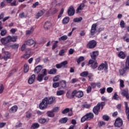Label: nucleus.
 I'll use <instances>...</instances> for the list:
<instances>
[{
	"mask_svg": "<svg viewBox=\"0 0 129 129\" xmlns=\"http://www.w3.org/2000/svg\"><path fill=\"white\" fill-rule=\"evenodd\" d=\"M12 47L13 49H18V48H19V44H13L12 45Z\"/></svg>",
	"mask_w": 129,
	"mask_h": 129,
	"instance_id": "69168bd1",
	"label": "nucleus"
},
{
	"mask_svg": "<svg viewBox=\"0 0 129 129\" xmlns=\"http://www.w3.org/2000/svg\"><path fill=\"white\" fill-rule=\"evenodd\" d=\"M69 113V116H71L72 115V109H69V108H67L64 109L62 111V114H66V113Z\"/></svg>",
	"mask_w": 129,
	"mask_h": 129,
	"instance_id": "2eb2a0df",
	"label": "nucleus"
},
{
	"mask_svg": "<svg viewBox=\"0 0 129 129\" xmlns=\"http://www.w3.org/2000/svg\"><path fill=\"white\" fill-rule=\"evenodd\" d=\"M59 85H60V83H54L52 86L53 88H57L59 87Z\"/></svg>",
	"mask_w": 129,
	"mask_h": 129,
	"instance_id": "6e6d98bb",
	"label": "nucleus"
},
{
	"mask_svg": "<svg viewBox=\"0 0 129 129\" xmlns=\"http://www.w3.org/2000/svg\"><path fill=\"white\" fill-rule=\"evenodd\" d=\"M88 65H90V67L92 69H96L98 66V63L96 60L90 59L88 62Z\"/></svg>",
	"mask_w": 129,
	"mask_h": 129,
	"instance_id": "39448f33",
	"label": "nucleus"
},
{
	"mask_svg": "<svg viewBox=\"0 0 129 129\" xmlns=\"http://www.w3.org/2000/svg\"><path fill=\"white\" fill-rule=\"evenodd\" d=\"M65 54V50L64 49H61L59 51L58 55L59 56H64Z\"/></svg>",
	"mask_w": 129,
	"mask_h": 129,
	"instance_id": "3c124183",
	"label": "nucleus"
},
{
	"mask_svg": "<svg viewBox=\"0 0 129 129\" xmlns=\"http://www.w3.org/2000/svg\"><path fill=\"white\" fill-rule=\"evenodd\" d=\"M66 95L68 98H70V99L74 98V96H73V92L71 94V92H70V91H69L67 93Z\"/></svg>",
	"mask_w": 129,
	"mask_h": 129,
	"instance_id": "cd10ccee",
	"label": "nucleus"
},
{
	"mask_svg": "<svg viewBox=\"0 0 129 129\" xmlns=\"http://www.w3.org/2000/svg\"><path fill=\"white\" fill-rule=\"evenodd\" d=\"M97 27V24L96 23H95V24H93L92 26H91V31H90V33H91V34L92 35H95V34H96V28Z\"/></svg>",
	"mask_w": 129,
	"mask_h": 129,
	"instance_id": "f8f14e48",
	"label": "nucleus"
},
{
	"mask_svg": "<svg viewBox=\"0 0 129 129\" xmlns=\"http://www.w3.org/2000/svg\"><path fill=\"white\" fill-rule=\"evenodd\" d=\"M70 18L68 17H66L63 20H62V24H68L69 22Z\"/></svg>",
	"mask_w": 129,
	"mask_h": 129,
	"instance_id": "f704fd0d",
	"label": "nucleus"
},
{
	"mask_svg": "<svg viewBox=\"0 0 129 129\" xmlns=\"http://www.w3.org/2000/svg\"><path fill=\"white\" fill-rule=\"evenodd\" d=\"M35 79H36V76L35 75H32L28 79V82L29 84H33L35 81Z\"/></svg>",
	"mask_w": 129,
	"mask_h": 129,
	"instance_id": "aec40b11",
	"label": "nucleus"
},
{
	"mask_svg": "<svg viewBox=\"0 0 129 129\" xmlns=\"http://www.w3.org/2000/svg\"><path fill=\"white\" fill-rule=\"evenodd\" d=\"M8 37L10 38V42H17V39L18 38L17 36H13L12 37L11 36H8Z\"/></svg>",
	"mask_w": 129,
	"mask_h": 129,
	"instance_id": "7c9ffc66",
	"label": "nucleus"
},
{
	"mask_svg": "<svg viewBox=\"0 0 129 129\" xmlns=\"http://www.w3.org/2000/svg\"><path fill=\"white\" fill-rule=\"evenodd\" d=\"M42 66H37L35 69H34V72L35 73H39V72H40L41 70H42Z\"/></svg>",
	"mask_w": 129,
	"mask_h": 129,
	"instance_id": "a878e982",
	"label": "nucleus"
},
{
	"mask_svg": "<svg viewBox=\"0 0 129 129\" xmlns=\"http://www.w3.org/2000/svg\"><path fill=\"white\" fill-rule=\"evenodd\" d=\"M68 121V118L67 117H64L60 119L59 120V122H60V123H66Z\"/></svg>",
	"mask_w": 129,
	"mask_h": 129,
	"instance_id": "2f4dec72",
	"label": "nucleus"
},
{
	"mask_svg": "<svg viewBox=\"0 0 129 129\" xmlns=\"http://www.w3.org/2000/svg\"><path fill=\"white\" fill-rule=\"evenodd\" d=\"M100 92L101 94H104V93L105 92V87L101 88L100 89Z\"/></svg>",
	"mask_w": 129,
	"mask_h": 129,
	"instance_id": "052dcab7",
	"label": "nucleus"
},
{
	"mask_svg": "<svg viewBox=\"0 0 129 129\" xmlns=\"http://www.w3.org/2000/svg\"><path fill=\"white\" fill-rule=\"evenodd\" d=\"M41 74H39L38 76L37 80L39 81V82H41L43 80V78H44V76L47 75V70L44 69L42 70L41 72Z\"/></svg>",
	"mask_w": 129,
	"mask_h": 129,
	"instance_id": "20e7f679",
	"label": "nucleus"
},
{
	"mask_svg": "<svg viewBox=\"0 0 129 129\" xmlns=\"http://www.w3.org/2000/svg\"><path fill=\"white\" fill-rule=\"evenodd\" d=\"M47 113L48 116H49V117H53V116L55 115L54 113L52 111H48Z\"/></svg>",
	"mask_w": 129,
	"mask_h": 129,
	"instance_id": "c03bdc74",
	"label": "nucleus"
},
{
	"mask_svg": "<svg viewBox=\"0 0 129 129\" xmlns=\"http://www.w3.org/2000/svg\"><path fill=\"white\" fill-rule=\"evenodd\" d=\"M84 95V94L82 91H77L75 90L73 92V96H76V97H77L78 98H81V97H83Z\"/></svg>",
	"mask_w": 129,
	"mask_h": 129,
	"instance_id": "423d86ee",
	"label": "nucleus"
},
{
	"mask_svg": "<svg viewBox=\"0 0 129 129\" xmlns=\"http://www.w3.org/2000/svg\"><path fill=\"white\" fill-rule=\"evenodd\" d=\"M82 61H84V57L83 56L80 57L77 60L78 64H80V62H82Z\"/></svg>",
	"mask_w": 129,
	"mask_h": 129,
	"instance_id": "603ef678",
	"label": "nucleus"
},
{
	"mask_svg": "<svg viewBox=\"0 0 129 129\" xmlns=\"http://www.w3.org/2000/svg\"><path fill=\"white\" fill-rule=\"evenodd\" d=\"M123 39L124 40V41H125V42H126L127 43L129 42V38H126V36L123 37Z\"/></svg>",
	"mask_w": 129,
	"mask_h": 129,
	"instance_id": "774afa93",
	"label": "nucleus"
},
{
	"mask_svg": "<svg viewBox=\"0 0 129 129\" xmlns=\"http://www.w3.org/2000/svg\"><path fill=\"white\" fill-rule=\"evenodd\" d=\"M119 81L120 82V87H121V88H123V87H124V82L121 79H120Z\"/></svg>",
	"mask_w": 129,
	"mask_h": 129,
	"instance_id": "79ce46f5",
	"label": "nucleus"
},
{
	"mask_svg": "<svg viewBox=\"0 0 129 129\" xmlns=\"http://www.w3.org/2000/svg\"><path fill=\"white\" fill-rule=\"evenodd\" d=\"M68 39L67 35H63L59 38V41H66Z\"/></svg>",
	"mask_w": 129,
	"mask_h": 129,
	"instance_id": "58836bf2",
	"label": "nucleus"
},
{
	"mask_svg": "<svg viewBox=\"0 0 129 129\" xmlns=\"http://www.w3.org/2000/svg\"><path fill=\"white\" fill-rule=\"evenodd\" d=\"M10 39L11 38L9 37V36H8L6 37L2 38L1 40V42L2 44H3L4 46L9 47L10 43H11V42L10 41Z\"/></svg>",
	"mask_w": 129,
	"mask_h": 129,
	"instance_id": "7ed1b4c3",
	"label": "nucleus"
},
{
	"mask_svg": "<svg viewBox=\"0 0 129 129\" xmlns=\"http://www.w3.org/2000/svg\"><path fill=\"white\" fill-rule=\"evenodd\" d=\"M29 69V67L28 64H25L24 67V71L25 73H27V72H28Z\"/></svg>",
	"mask_w": 129,
	"mask_h": 129,
	"instance_id": "e433bc0d",
	"label": "nucleus"
},
{
	"mask_svg": "<svg viewBox=\"0 0 129 129\" xmlns=\"http://www.w3.org/2000/svg\"><path fill=\"white\" fill-rule=\"evenodd\" d=\"M122 119L120 118H117L114 122V125L116 127H120L122 125Z\"/></svg>",
	"mask_w": 129,
	"mask_h": 129,
	"instance_id": "1a4fd4ad",
	"label": "nucleus"
},
{
	"mask_svg": "<svg viewBox=\"0 0 129 129\" xmlns=\"http://www.w3.org/2000/svg\"><path fill=\"white\" fill-rule=\"evenodd\" d=\"M59 85H61L62 88H65L66 87V81H61L59 82Z\"/></svg>",
	"mask_w": 129,
	"mask_h": 129,
	"instance_id": "c9c22d12",
	"label": "nucleus"
},
{
	"mask_svg": "<svg viewBox=\"0 0 129 129\" xmlns=\"http://www.w3.org/2000/svg\"><path fill=\"white\" fill-rule=\"evenodd\" d=\"M48 98H45L39 105V108L40 109H44L48 105Z\"/></svg>",
	"mask_w": 129,
	"mask_h": 129,
	"instance_id": "0eeeda50",
	"label": "nucleus"
},
{
	"mask_svg": "<svg viewBox=\"0 0 129 129\" xmlns=\"http://www.w3.org/2000/svg\"><path fill=\"white\" fill-rule=\"evenodd\" d=\"M40 127V124L38 123H34L32 124L31 129H37Z\"/></svg>",
	"mask_w": 129,
	"mask_h": 129,
	"instance_id": "bb28decb",
	"label": "nucleus"
},
{
	"mask_svg": "<svg viewBox=\"0 0 129 129\" xmlns=\"http://www.w3.org/2000/svg\"><path fill=\"white\" fill-rule=\"evenodd\" d=\"M6 34H7V30L3 29L1 31V36H5V35H6Z\"/></svg>",
	"mask_w": 129,
	"mask_h": 129,
	"instance_id": "4d7b16f0",
	"label": "nucleus"
},
{
	"mask_svg": "<svg viewBox=\"0 0 129 129\" xmlns=\"http://www.w3.org/2000/svg\"><path fill=\"white\" fill-rule=\"evenodd\" d=\"M69 16H74L75 14V10L73 7L71 6L68 11Z\"/></svg>",
	"mask_w": 129,
	"mask_h": 129,
	"instance_id": "dca6fc26",
	"label": "nucleus"
},
{
	"mask_svg": "<svg viewBox=\"0 0 129 129\" xmlns=\"http://www.w3.org/2000/svg\"><path fill=\"white\" fill-rule=\"evenodd\" d=\"M10 32L12 33V34H15V33H16V32H17V29L12 28L10 30Z\"/></svg>",
	"mask_w": 129,
	"mask_h": 129,
	"instance_id": "338daca9",
	"label": "nucleus"
},
{
	"mask_svg": "<svg viewBox=\"0 0 129 129\" xmlns=\"http://www.w3.org/2000/svg\"><path fill=\"white\" fill-rule=\"evenodd\" d=\"M64 13V9L62 8L59 12V14L57 17L58 19H60L61 17H62V15H63V13Z\"/></svg>",
	"mask_w": 129,
	"mask_h": 129,
	"instance_id": "49530a36",
	"label": "nucleus"
},
{
	"mask_svg": "<svg viewBox=\"0 0 129 129\" xmlns=\"http://www.w3.org/2000/svg\"><path fill=\"white\" fill-rule=\"evenodd\" d=\"M82 107H84L85 108H89L90 107H91V104H85L82 105Z\"/></svg>",
	"mask_w": 129,
	"mask_h": 129,
	"instance_id": "09e8293b",
	"label": "nucleus"
},
{
	"mask_svg": "<svg viewBox=\"0 0 129 129\" xmlns=\"http://www.w3.org/2000/svg\"><path fill=\"white\" fill-rule=\"evenodd\" d=\"M19 17L20 19H24L25 18H27V15H25V13L21 12L20 14H19Z\"/></svg>",
	"mask_w": 129,
	"mask_h": 129,
	"instance_id": "4c0bfd02",
	"label": "nucleus"
},
{
	"mask_svg": "<svg viewBox=\"0 0 129 129\" xmlns=\"http://www.w3.org/2000/svg\"><path fill=\"white\" fill-rule=\"evenodd\" d=\"M108 68V67L107 66V64L105 63H102L98 68V70L99 71H100L101 70H103L104 69L105 72H107Z\"/></svg>",
	"mask_w": 129,
	"mask_h": 129,
	"instance_id": "9b49d317",
	"label": "nucleus"
},
{
	"mask_svg": "<svg viewBox=\"0 0 129 129\" xmlns=\"http://www.w3.org/2000/svg\"><path fill=\"white\" fill-rule=\"evenodd\" d=\"M57 72V70L56 69H52L48 71V74H55Z\"/></svg>",
	"mask_w": 129,
	"mask_h": 129,
	"instance_id": "473e14b6",
	"label": "nucleus"
},
{
	"mask_svg": "<svg viewBox=\"0 0 129 129\" xmlns=\"http://www.w3.org/2000/svg\"><path fill=\"white\" fill-rule=\"evenodd\" d=\"M67 64H68V61L65 60L60 63L56 64V67L57 69H60V68H62V67H65Z\"/></svg>",
	"mask_w": 129,
	"mask_h": 129,
	"instance_id": "ddd939ff",
	"label": "nucleus"
},
{
	"mask_svg": "<svg viewBox=\"0 0 129 129\" xmlns=\"http://www.w3.org/2000/svg\"><path fill=\"white\" fill-rule=\"evenodd\" d=\"M5 90V87L2 84H0V94H2L3 92H4V90Z\"/></svg>",
	"mask_w": 129,
	"mask_h": 129,
	"instance_id": "de8ad7c7",
	"label": "nucleus"
},
{
	"mask_svg": "<svg viewBox=\"0 0 129 129\" xmlns=\"http://www.w3.org/2000/svg\"><path fill=\"white\" fill-rule=\"evenodd\" d=\"M103 119L106 121H108L109 120V116L107 115H104L103 116Z\"/></svg>",
	"mask_w": 129,
	"mask_h": 129,
	"instance_id": "864d4df0",
	"label": "nucleus"
},
{
	"mask_svg": "<svg viewBox=\"0 0 129 129\" xmlns=\"http://www.w3.org/2000/svg\"><path fill=\"white\" fill-rule=\"evenodd\" d=\"M18 110V106L17 105L13 106L10 110L9 112L11 113H15V112H17Z\"/></svg>",
	"mask_w": 129,
	"mask_h": 129,
	"instance_id": "5701e85b",
	"label": "nucleus"
},
{
	"mask_svg": "<svg viewBox=\"0 0 129 129\" xmlns=\"http://www.w3.org/2000/svg\"><path fill=\"white\" fill-rule=\"evenodd\" d=\"M84 4L83 3H81V4H80L79 7L78 8L77 10V13L78 14V13H80V12H81V11H82V10H83V9H84Z\"/></svg>",
	"mask_w": 129,
	"mask_h": 129,
	"instance_id": "393cba45",
	"label": "nucleus"
},
{
	"mask_svg": "<svg viewBox=\"0 0 129 129\" xmlns=\"http://www.w3.org/2000/svg\"><path fill=\"white\" fill-rule=\"evenodd\" d=\"M119 97V96H118L117 94L116 93H115L112 98V99H114L115 100H118Z\"/></svg>",
	"mask_w": 129,
	"mask_h": 129,
	"instance_id": "a18cd8bd",
	"label": "nucleus"
},
{
	"mask_svg": "<svg viewBox=\"0 0 129 129\" xmlns=\"http://www.w3.org/2000/svg\"><path fill=\"white\" fill-rule=\"evenodd\" d=\"M2 52L4 54L3 59L5 61H7V60L11 58V53L8 51H4V48H2Z\"/></svg>",
	"mask_w": 129,
	"mask_h": 129,
	"instance_id": "9d476101",
	"label": "nucleus"
},
{
	"mask_svg": "<svg viewBox=\"0 0 129 129\" xmlns=\"http://www.w3.org/2000/svg\"><path fill=\"white\" fill-rule=\"evenodd\" d=\"M125 68H123L122 69L119 70V72L120 75H123L124 73H125V71L126 69H129V56H127L126 58V62H125Z\"/></svg>",
	"mask_w": 129,
	"mask_h": 129,
	"instance_id": "f03ea898",
	"label": "nucleus"
},
{
	"mask_svg": "<svg viewBox=\"0 0 129 129\" xmlns=\"http://www.w3.org/2000/svg\"><path fill=\"white\" fill-rule=\"evenodd\" d=\"M57 46H58V41H55L52 47V50H54V49H55L57 47Z\"/></svg>",
	"mask_w": 129,
	"mask_h": 129,
	"instance_id": "5fc2aeb1",
	"label": "nucleus"
},
{
	"mask_svg": "<svg viewBox=\"0 0 129 129\" xmlns=\"http://www.w3.org/2000/svg\"><path fill=\"white\" fill-rule=\"evenodd\" d=\"M121 94L123 95V96H125L127 99H128L129 96H128V91L127 89H124L121 91Z\"/></svg>",
	"mask_w": 129,
	"mask_h": 129,
	"instance_id": "a211bd4d",
	"label": "nucleus"
},
{
	"mask_svg": "<svg viewBox=\"0 0 129 129\" xmlns=\"http://www.w3.org/2000/svg\"><path fill=\"white\" fill-rule=\"evenodd\" d=\"M55 100H56V98H55V97H49L48 99L47 98V104H52V103H53Z\"/></svg>",
	"mask_w": 129,
	"mask_h": 129,
	"instance_id": "b1692460",
	"label": "nucleus"
},
{
	"mask_svg": "<svg viewBox=\"0 0 129 129\" xmlns=\"http://www.w3.org/2000/svg\"><path fill=\"white\" fill-rule=\"evenodd\" d=\"M124 22L122 20H121L120 22V26L121 28H124Z\"/></svg>",
	"mask_w": 129,
	"mask_h": 129,
	"instance_id": "0e129e2a",
	"label": "nucleus"
},
{
	"mask_svg": "<svg viewBox=\"0 0 129 129\" xmlns=\"http://www.w3.org/2000/svg\"><path fill=\"white\" fill-rule=\"evenodd\" d=\"M93 117H94V115L93 113L91 112L88 113L82 117L81 121V122H84V121H86V120H89L91 119V118H93Z\"/></svg>",
	"mask_w": 129,
	"mask_h": 129,
	"instance_id": "f257e3e1",
	"label": "nucleus"
},
{
	"mask_svg": "<svg viewBox=\"0 0 129 129\" xmlns=\"http://www.w3.org/2000/svg\"><path fill=\"white\" fill-rule=\"evenodd\" d=\"M118 56L119 57V58H120L121 59H124V58H125V54L123 52L120 51L118 54Z\"/></svg>",
	"mask_w": 129,
	"mask_h": 129,
	"instance_id": "c85d7f7f",
	"label": "nucleus"
},
{
	"mask_svg": "<svg viewBox=\"0 0 129 129\" xmlns=\"http://www.w3.org/2000/svg\"><path fill=\"white\" fill-rule=\"evenodd\" d=\"M90 55L92 59H93V60H95V59H96V57L98 56V51H93L92 53H90Z\"/></svg>",
	"mask_w": 129,
	"mask_h": 129,
	"instance_id": "412c9836",
	"label": "nucleus"
},
{
	"mask_svg": "<svg viewBox=\"0 0 129 129\" xmlns=\"http://www.w3.org/2000/svg\"><path fill=\"white\" fill-rule=\"evenodd\" d=\"M100 109V104H98L96 106H95L93 109V111L95 114L97 115L98 114V112H99V110Z\"/></svg>",
	"mask_w": 129,
	"mask_h": 129,
	"instance_id": "4468645a",
	"label": "nucleus"
},
{
	"mask_svg": "<svg viewBox=\"0 0 129 129\" xmlns=\"http://www.w3.org/2000/svg\"><path fill=\"white\" fill-rule=\"evenodd\" d=\"M49 121V118H40L38 119V122L39 123H41L42 124H44L45 122H48Z\"/></svg>",
	"mask_w": 129,
	"mask_h": 129,
	"instance_id": "4be33fe9",
	"label": "nucleus"
},
{
	"mask_svg": "<svg viewBox=\"0 0 129 129\" xmlns=\"http://www.w3.org/2000/svg\"><path fill=\"white\" fill-rule=\"evenodd\" d=\"M65 91L64 90H59L57 91L56 92V95L58 96H60L61 95H63V94H64Z\"/></svg>",
	"mask_w": 129,
	"mask_h": 129,
	"instance_id": "72a5a7b5",
	"label": "nucleus"
},
{
	"mask_svg": "<svg viewBox=\"0 0 129 129\" xmlns=\"http://www.w3.org/2000/svg\"><path fill=\"white\" fill-rule=\"evenodd\" d=\"M78 80H79L77 78H74L72 79L71 83H72L73 84L74 83H76V82H78Z\"/></svg>",
	"mask_w": 129,
	"mask_h": 129,
	"instance_id": "680f3d73",
	"label": "nucleus"
},
{
	"mask_svg": "<svg viewBox=\"0 0 129 129\" xmlns=\"http://www.w3.org/2000/svg\"><path fill=\"white\" fill-rule=\"evenodd\" d=\"M33 32H34V28L31 27L30 30L26 31V35H30Z\"/></svg>",
	"mask_w": 129,
	"mask_h": 129,
	"instance_id": "a19ab883",
	"label": "nucleus"
},
{
	"mask_svg": "<svg viewBox=\"0 0 129 129\" xmlns=\"http://www.w3.org/2000/svg\"><path fill=\"white\" fill-rule=\"evenodd\" d=\"M82 20V17H80L78 18H75L74 19V22L75 23H78V22H81Z\"/></svg>",
	"mask_w": 129,
	"mask_h": 129,
	"instance_id": "8fccbe9b",
	"label": "nucleus"
},
{
	"mask_svg": "<svg viewBox=\"0 0 129 129\" xmlns=\"http://www.w3.org/2000/svg\"><path fill=\"white\" fill-rule=\"evenodd\" d=\"M30 55L31 54H30L29 53H27V52H26V53L23 55V57L25 59H28V58H29L30 57Z\"/></svg>",
	"mask_w": 129,
	"mask_h": 129,
	"instance_id": "bf43d9fd",
	"label": "nucleus"
},
{
	"mask_svg": "<svg viewBox=\"0 0 129 129\" xmlns=\"http://www.w3.org/2000/svg\"><path fill=\"white\" fill-rule=\"evenodd\" d=\"M38 6H40V3H39L38 2H36L32 4V8H33V9H36Z\"/></svg>",
	"mask_w": 129,
	"mask_h": 129,
	"instance_id": "37998d69",
	"label": "nucleus"
},
{
	"mask_svg": "<svg viewBox=\"0 0 129 129\" xmlns=\"http://www.w3.org/2000/svg\"><path fill=\"white\" fill-rule=\"evenodd\" d=\"M93 74H89L88 73V77L89 78V80L90 81H92V79H91V77H93Z\"/></svg>",
	"mask_w": 129,
	"mask_h": 129,
	"instance_id": "e2e57ef3",
	"label": "nucleus"
},
{
	"mask_svg": "<svg viewBox=\"0 0 129 129\" xmlns=\"http://www.w3.org/2000/svg\"><path fill=\"white\" fill-rule=\"evenodd\" d=\"M46 11H45V10H40L39 11L37 15H36V19H39V18H40V17H42V16H43V15H44V14H45V12Z\"/></svg>",
	"mask_w": 129,
	"mask_h": 129,
	"instance_id": "6ab92c4d",
	"label": "nucleus"
},
{
	"mask_svg": "<svg viewBox=\"0 0 129 129\" xmlns=\"http://www.w3.org/2000/svg\"><path fill=\"white\" fill-rule=\"evenodd\" d=\"M96 44H97L96 41L92 40L88 42L87 46L89 49H93L96 47Z\"/></svg>",
	"mask_w": 129,
	"mask_h": 129,
	"instance_id": "6e6552de",
	"label": "nucleus"
},
{
	"mask_svg": "<svg viewBox=\"0 0 129 129\" xmlns=\"http://www.w3.org/2000/svg\"><path fill=\"white\" fill-rule=\"evenodd\" d=\"M26 45H28V46H32V45H34V44H36V41L34 40V39L31 38L29 39H28L26 41Z\"/></svg>",
	"mask_w": 129,
	"mask_h": 129,
	"instance_id": "f3484780",
	"label": "nucleus"
},
{
	"mask_svg": "<svg viewBox=\"0 0 129 129\" xmlns=\"http://www.w3.org/2000/svg\"><path fill=\"white\" fill-rule=\"evenodd\" d=\"M51 27V23L50 22H46L44 24V27L46 30H48Z\"/></svg>",
	"mask_w": 129,
	"mask_h": 129,
	"instance_id": "c756f323",
	"label": "nucleus"
},
{
	"mask_svg": "<svg viewBox=\"0 0 129 129\" xmlns=\"http://www.w3.org/2000/svg\"><path fill=\"white\" fill-rule=\"evenodd\" d=\"M113 90V89L111 87H109L107 88V92L108 93H111Z\"/></svg>",
	"mask_w": 129,
	"mask_h": 129,
	"instance_id": "13d9d810",
	"label": "nucleus"
},
{
	"mask_svg": "<svg viewBox=\"0 0 129 129\" xmlns=\"http://www.w3.org/2000/svg\"><path fill=\"white\" fill-rule=\"evenodd\" d=\"M80 76H81L82 77H87L88 75V72H82L80 74Z\"/></svg>",
	"mask_w": 129,
	"mask_h": 129,
	"instance_id": "ea45409f",
	"label": "nucleus"
}]
</instances>
